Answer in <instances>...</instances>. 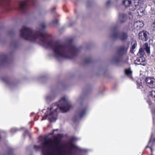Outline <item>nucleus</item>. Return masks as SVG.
<instances>
[{
    "mask_svg": "<svg viewBox=\"0 0 155 155\" xmlns=\"http://www.w3.org/2000/svg\"><path fill=\"white\" fill-rule=\"evenodd\" d=\"M41 29L35 31L26 26H24L20 31V36L28 41L32 42L39 41L40 44L47 48H51L52 55L58 60L64 58H71L75 56L80 48L74 45H67L60 41H50L48 35L42 32V29L46 28L44 24L40 25Z\"/></svg>",
    "mask_w": 155,
    "mask_h": 155,
    "instance_id": "1",
    "label": "nucleus"
},
{
    "mask_svg": "<svg viewBox=\"0 0 155 155\" xmlns=\"http://www.w3.org/2000/svg\"><path fill=\"white\" fill-rule=\"evenodd\" d=\"M61 137L58 134L52 138L40 141V145H35L34 149L36 151L41 149L42 155H87L91 151L77 145L74 142L77 140L75 137L67 142L62 141Z\"/></svg>",
    "mask_w": 155,
    "mask_h": 155,
    "instance_id": "2",
    "label": "nucleus"
},
{
    "mask_svg": "<svg viewBox=\"0 0 155 155\" xmlns=\"http://www.w3.org/2000/svg\"><path fill=\"white\" fill-rule=\"evenodd\" d=\"M73 106L68 97H62L58 103H53L45 113L46 118H48L51 122H54L56 120L57 112H65L72 108Z\"/></svg>",
    "mask_w": 155,
    "mask_h": 155,
    "instance_id": "3",
    "label": "nucleus"
},
{
    "mask_svg": "<svg viewBox=\"0 0 155 155\" xmlns=\"http://www.w3.org/2000/svg\"><path fill=\"white\" fill-rule=\"evenodd\" d=\"M111 31L112 32L111 37L113 39H119L122 41H124L127 38V35L126 33L124 32H118L117 31L116 27H112Z\"/></svg>",
    "mask_w": 155,
    "mask_h": 155,
    "instance_id": "4",
    "label": "nucleus"
},
{
    "mask_svg": "<svg viewBox=\"0 0 155 155\" xmlns=\"http://www.w3.org/2000/svg\"><path fill=\"white\" fill-rule=\"evenodd\" d=\"M138 1L136 0L134 3H131L130 0H124L123 1V4L125 7H129V9L131 11H134L135 9L137 6H138Z\"/></svg>",
    "mask_w": 155,
    "mask_h": 155,
    "instance_id": "5",
    "label": "nucleus"
},
{
    "mask_svg": "<svg viewBox=\"0 0 155 155\" xmlns=\"http://www.w3.org/2000/svg\"><path fill=\"white\" fill-rule=\"evenodd\" d=\"M87 110V106L81 105L77 112L78 116L80 118L83 117L86 115Z\"/></svg>",
    "mask_w": 155,
    "mask_h": 155,
    "instance_id": "6",
    "label": "nucleus"
},
{
    "mask_svg": "<svg viewBox=\"0 0 155 155\" xmlns=\"http://www.w3.org/2000/svg\"><path fill=\"white\" fill-rule=\"evenodd\" d=\"M127 45H124L120 47L117 51V53L119 56H122L126 54L127 51Z\"/></svg>",
    "mask_w": 155,
    "mask_h": 155,
    "instance_id": "7",
    "label": "nucleus"
},
{
    "mask_svg": "<svg viewBox=\"0 0 155 155\" xmlns=\"http://www.w3.org/2000/svg\"><path fill=\"white\" fill-rule=\"evenodd\" d=\"M149 34L148 32L143 31L140 32L139 34V37L140 39L143 41H146L149 38Z\"/></svg>",
    "mask_w": 155,
    "mask_h": 155,
    "instance_id": "8",
    "label": "nucleus"
},
{
    "mask_svg": "<svg viewBox=\"0 0 155 155\" xmlns=\"http://www.w3.org/2000/svg\"><path fill=\"white\" fill-rule=\"evenodd\" d=\"M147 86L151 88L155 87V79L153 78H147L145 80Z\"/></svg>",
    "mask_w": 155,
    "mask_h": 155,
    "instance_id": "9",
    "label": "nucleus"
},
{
    "mask_svg": "<svg viewBox=\"0 0 155 155\" xmlns=\"http://www.w3.org/2000/svg\"><path fill=\"white\" fill-rule=\"evenodd\" d=\"M145 61L144 58L142 57H140L137 58L136 60L134 61V63L137 65L143 64L142 63L144 62Z\"/></svg>",
    "mask_w": 155,
    "mask_h": 155,
    "instance_id": "10",
    "label": "nucleus"
},
{
    "mask_svg": "<svg viewBox=\"0 0 155 155\" xmlns=\"http://www.w3.org/2000/svg\"><path fill=\"white\" fill-rule=\"evenodd\" d=\"M29 0H25L21 2L19 4V8L21 10L24 9L27 5V3Z\"/></svg>",
    "mask_w": 155,
    "mask_h": 155,
    "instance_id": "11",
    "label": "nucleus"
},
{
    "mask_svg": "<svg viewBox=\"0 0 155 155\" xmlns=\"http://www.w3.org/2000/svg\"><path fill=\"white\" fill-rule=\"evenodd\" d=\"M144 25L142 21H137L135 22L134 26L137 29H139L142 28Z\"/></svg>",
    "mask_w": 155,
    "mask_h": 155,
    "instance_id": "12",
    "label": "nucleus"
},
{
    "mask_svg": "<svg viewBox=\"0 0 155 155\" xmlns=\"http://www.w3.org/2000/svg\"><path fill=\"white\" fill-rule=\"evenodd\" d=\"M152 136L151 135V138L150 140V141L149 142L148 144L146 147V148L149 147L151 150V152L152 151V147L151 146H150L151 145V146H152V144H154L155 143V139L153 140H152Z\"/></svg>",
    "mask_w": 155,
    "mask_h": 155,
    "instance_id": "13",
    "label": "nucleus"
},
{
    "mask_svg": "<svg viewBox=\"0 0 155 155\" xmlns=\"http://www.w3.org/2000/svg\"><path fill=\"white\" fill-rule=\"evenodd\" d=\"M127 18V15L125 14H121L119 15V19L121 22L125 21Z\"/></svg>",
    "mask_w": 155,
    "mask_h": 155,
    "instance_id": "14",
    "label": "nucleus"
},
{
    "mask_svg": "<svg viewBox=\"0 0 155 155\" xmlns=\"http://www.w3.org/2000/svg\"><path fill=\"white\" fill-rule=\"evenodd\" d=\"M144 9L142 8H140L137 11L136 15L137 16H142L143 14Z\"/></svg>",
    "mask_w": 155,
    "mask_h": 155,
    "instance_id": "15",
    "label": "nucleus"
},
{
    "mask_svg": "<svg viewBox=\"0 0 155 155\" xmlns=\"http://www.w3.org/2000/svg\"><path fill=\"white\" fill-rule=\"evenodd\" d=\"M125 74L126 75L131 78L132 74V71L130 69H126L125 71Z\"/></svg>",
    "mask_w": 155,
    "mask_h": 155,
    "instance_id": "16",
    "label": "nucleus"
},
{
    "mask_svg": "<svg viewBox=\"0 0 155 155\" xmlns=\"http://www.w3.org/2000/svg\"><path fill=\"white\" fill-rule=\"evenodd\" d=\"M143 47L147 52L149 54L150 53V48L148 44L146 43L144 45Z\"/></svg>",
    "mask_w": 155,
    "mask_h": 155,
    "instance_id": "17",
    "label": "nucleus"
},
{
    "mask_svg": "<svg viewBox=\"0 0 155 155\" xmlns=\"http://www.w3.org/2000/svg\"><path fill=\"white\" fill-rule=\"evenodd\" d=\"M7 57L5 55H2L0 56V62H5L7 60Z\"/></svg>",
    "mask_w": 155,
    "mask_h": 155,
    "instance_id": "18",
    "label": "nucleus"
},
{
    "mask_svg": "<svg viewBox=\"0 0 155 155\" xmlns=\"http://www.w3.org/2000/svg\"><path fill=\"white\" fill-rule=\"evenodd\" d=\"M144 54V50L142 49H140L139 50V51L137 53V55L140 57H143Z\"/></svg>",
    "mask_w": 155,
    "mask_h": 155,
    "instance_id": "19",
    "label": "nucleus"
},
{
    "mask_svg": "<svg viewBox=\"0 0 155 155\" xmlns=\"http://www.w3.org/2000/svg\"><path fill=\"white\" fill-rule=\"evenodd\" d=\"M149 95L155 101V91H152L149 93Z\"/></svg>",
    "mask_w": 155,
    "mask_h": 155,
    "instance_id": "20",
    "label": "nucleus"
},
{
    "mask_svg": "<svg viewBox=\"0 0 155 155\" xmlns=\"http://www.w3.org/2000/svg\"><path fill=\"white\" fill-rule=\"evenodd\" d=\"M137 45V44L136 42H134L133 45H132V46L130 49V51L131 53H134V50L135 49L136 46Z\"/></svg>",
    "mask_w": 155,
    "mask_h": 155,
    "instance_id": "21",
    "label": "nucleus"
},
{
    "mask_svg": "<svg viewBox=\"0 0 155 155\" xmlns=\"http://www.w3.org/2000/svg\"><path fill=\"white\" fill-rule=\"evenodd\" d=\"M7 4V2L5 0H0V6L5 5Z\"/></svg>",
    "mask_w": 155,
    "mask_h": 155,
    "instance_id": "22",
    "label": "nucleus"
},
{
    "mask_svg": "<svg viewBox=\"0 0 155 155\" xmlns=\"http://www.w3.org/2000/svg\"><path fill=\"white\" fill-rule=\"evenodd\" d=\"M137 87L138 88L141 89L142 90H143V85L142 83L141 82L140 83H137Z\"/></svg>",
    "mask_w": 155,
    "mask_h": 155,
    "instance_id": "23",
    "label": "nucleus"
},
{
    "mask_svg": "<svg viewBox=\"0 0 155 155\" xmlns=\"http://www.w3.org/2000/svg\"><path fill=\"white\" fill-rule=\"evenodd\" d=\"M120 60V58L115 57V58H114L113 61L115 63H117Z\"/></svg>",
    "mask_w": 155,
    "mask_h": 155,
    "instance_id": "24",
    "label": "nucleus"
},
{
    "mask_svg": "<svg viewBox=\"0 0 155 155\" xmlns=\"http://www.w3.org/2000/svg\"><path fill=\"white\" fill-rule=\"evenodd\" d=\"M52 24H58V21H57V19H55L54 20L52 21Z\"/></svg>",
    "mask_w": 155,
    "mask_h": 155,
    "instance_id": "25",
    "label": "nucleus"
},
{
    "mask_svg": "<svg viewBox=\"0 0 155 155\" xmlns=\"http://www.w3.org/2000/svg\"><path fill=\"white\" fill-rule=\"evenodd\" d=\"M151 28L153 30L155 31V22H154L152 24Z\"/></svg>",
    "mask_w": 155,
    "mask_h": 155,
    "instance_id": "26",
    "label": "nucleus"
},
{
    "mask_svg": "<svg viewBox=\"0 0 155 155\" xmlns=\"http://www.w3.org/2000/svg\"><path fill=\"white\" fill-rule=\"evenodd\" d=\"M17 131V129L15 128H13L11 129V131L12 133L15 132Z\"/></svg>",
    "mask_w": 155,
    "mask_h": 155,
    "instance_id": "27",
    "label": "nucleus"
},
{
    "mask_svg": "<svg viewBox=\"0 0 155 155\" xmlns=\"http://www.w3.org/2000/svg\"><path fill=\"white\" fill-rule=\"evenodd\" d=\"M110 0H108V1H107V2L106 3V4L107 5H109L110 4Z\"/></svg>",
    "mask_w": 155,
    "mask_h": 155,
    "instance_id": "28",
    "label": "nucleus"
},
{
    "mask_svg": "<svg viewBox=\"0 0 155 155\" xmlns=\"http://www.w3.org/2000/svg\"><path fill=\"white\" fill-rule=\"evenodd\" d=\"M58 130V129H56V130H52V132L51 133H50V134H51V135H52L53 134V133H54V132L55 131V130Z\"/></svg>",
    "mask_w": 155,
    "mask_h": 155,
    "instance_id": "29",
    "label": "nucleus"
},
{
    "mask_svg": "<svg viewBox=\"0 0 155 155\" xmlns=\"http://www.w3.org/2000/svg\"><path fill=\"white\" fill-rule=\"evenodd\" d=\"M49 98L50 99V98L49 96H47L46 97V99L47 100H48Z\"/></svg>",
    "mask_w": 155,
    "mask_h": 155,
    "instance_id": "30",
    "label": "nucleus"
},
{
    "mask_svg": "<svg viewBox=\"0 0 155 155\" xmlns=\"http://www.w3.org/2000/svg\"><path fill=\"white\" fill-rule=\"evenodd\" d=\"M81 101H82V100H81V99H78L77 100V101H78V102H80Z\"/></svg>",
    "mask_w": 155,
    "mask_h": 155,
    "instance_id": "31",
    "label": "nucleus"
},
{
    "mask_svg": "<svg viewBox=\"0 0 155 155\" xmlns=\"http://www.w3.org/2000/svg\"><path fill=\"white\" fill-rule=\"evenodd\" d=\"M90 60V58H89V59H88V60H86V62H87V63H88V62H89V60Z\"/></svg>",
    "mask_w": 155,
    "mask_h": 155,
    "instance_id": "32",
    "label": "nucleus"
},
{
    "mask_svg": "<svg viewBox=\"0 0 155 155\" xmlns=\"http://www.w3.org/2000/svg\"><path fill=\"white\" fill-rule=\"evenodd\" d=\"M151 111H152V113H153L154 111L155 112V109L154 110H153V109H152Z\"/></svg>",
    "mask_w": 155,
    "mask_h": 155,
    "instance_id": "33",
    "label": "nucleus"
},
{
    "mask_svg": "<svg viewBox=\"0 0 155 155\" xmlns=\"http://www.w3.org/2000/svg\"><path fill=\"white\" fill-rule=\"evenodd\" d=\"M45 119V118L44 117H43L42 119L41 120H44V119Z\"/></svg>",
    "mask_w": 155,
    "mask_h": 155,
    "instance_id": "34",
    "label": "nucleus"
},
{
    "mask_svg": "<svg viewBox=\"0 0 155 155\" xmlns=\"http://www.w3.org/2000/svg\"><path fill=\"white\" fill-rule=\"evenodd\" d=\"M28 132H25V134H26V133H27Z\"/></svg>",
    "mask_w": 155,
    "mask_h": 155,
    "instance_id": "35",
    "label": "nucleus"
},
{
    "mask_svg": "<svg viewBox=\"0 0 155 155\" xmlns=\"http://www.w3.org/2000/svg\"><path fill=\"white\" fill-rule=\"evenodd\" d=\"M154 3H155V0H154Z\"/></svg>",
    "mask_w": 155,
    "mask_h": 155,
    "instance_id": "36",
    "label": "nucleus"
}]
</instances>
